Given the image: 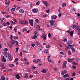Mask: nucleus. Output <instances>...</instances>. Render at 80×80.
I'll return each instance as SVG.
<instances>
[{"label":"nucleus","instance_id":"nucleus-61","mask_svg":"<svg viewBox=\"0 0 80 80\" xmlns=\"http://www.w3.org/2000/svg\"><path fill=\"white\" fill-rule=\"evenodd\" d=\"M47 12L48 13H50V10H47Z\"/></svg>","mask_w":80,"mask_h":80},{"label":"nucleus","instance_id":"nucleus-22","mask_svg":"<svg viewBox=\"0 0 80 80\" xmlns=\"http://www.w3.org/2000/svg\"><path fill=\"white\" fill-rule=\"evenodd\" d=\"M3 65H4V64H3V63L1 62L0 63V66L1 67H3Z\"/></svg>","mask_w":80,"mask_h":80},{"label":"nucleus","instance_id":"nucleus-52","mask_svg":"<svg viewBox=\"0 0 80 80\" xmlns=\"http://www.w3.org/2000/svg\"><path fill=\"white\" fill-rule=\"evenodd\" d=\"M19 55H20V56L21 57H22V52H20V53Z\"/></svg>","mask_w":80,"mask_h":80},{"label":"nucleus","instance_id":"nucleus-40","mask_svg":"<svg viewBox=\"0 0 80 80\" xmlns=\"http://www.w3.org/2000/svg\"><path fill=\"white\" fill-rule=\"evenodd\" d=\"M75 75H76L75 72H73V73H72V77H73V76H75Z\"/></svg>","mask_w":80,"mask_h":80},{"label":"nucleus","instance_id":"nucleus-13","mask_svg":"<svg viewBox=\"0 0 80 80\" xmlns=\"http://www.w3.org/2000/svg\"><path fill=\"white\" fill-rule=\"evenodd\" d=\"M10 0H8V1L5 2V4L6 5H8L10 4Z\"/></svg>","mask_w":80,"mask_h":80},{"label":"nucleus","instance_id":"nucleus-53","mask_svg":"<svg viewBox=\"0 0 80 80\" xmlns=\"http://www.w3.org/2000/svg\"><path fill=\"white\" fill-rule=\"evenodd\" d=\"M48 36L49 38H50V37H51V34L50 33L48 34Z\"/></svg>","mask_w":80,"mask_h":80},{"label":"nucleus","instance_id":"nucleus-11","mask_svg":"<svg viewBox=\"0 0 80 80\" xmlns=\"http://www.w3.org/2000/svg\"><path fill=\"white\" fill-rule=\"evenodd\" d=\"M19 13H25V10L23 9H20L19 10Z\"/></svg>","mask_w":80,"mask_h":80},{"label":"nucleus","instance_id":"nucleus-54","mask_svg":"<svg viewBox=\"0 0 80 80\" xmlns=\"http://www.w3.org/2000/svg\"><path fill=\"white\" fill-rule=\"evenodd\" d=\"M78 58H75V60H76L77 61V62H78V60H79L78 59Z\"/></svg>","mask_w":80,"mask_h":80},{"label":"nucleus","instance_id":"nucleus-8","mask_svg":"<svg viewBox=\"0 0 80 80\" xmlns=\"http://www.w3.org/2000/svg\"><path fill=\"white\" fill-rule=\"evenodd\" d=\"M29 23L31 26H33V20H29Z\"/></svg>","mask_w":80,"mask_h":80},{"label":"nucleus","instance_id":"nucleus-4","mask_svg":"<svg viewBox=\"0 0 80 80\" xmlns=\"http://www.w3.org/2000/svg\"><path fill=\"white\" fill-rule=\"evenodd\" d=\"M72 42L70 40L68 42V46H69V47H70L72 48L73 47V45L70 44H72Z\"/></svg>","mask_w":80,"mask_h":80},{"label":"nucleus","instance_id":"nucleus-29","mask_svg":"<svg viewBox=\"0 0 80 80\" xmlns=\"http://www.w3.org/2000/svg\"><path fill=\"white\" fill-rule=\"evenodd\" d=\"M68 75L67 74H66L65 75H64L63 76V77H69V76H68Z\"/></svg>","mask_w":80,"mask_h":80},{"label":"nucleus","instance_id":"nucleus-43","mask_svg":"<svg viewBox=\"0 0 80 80\" xmlns=\"http://www.w3.org/2000/svg\"><path fill=\"white\" fill-rule=\"evenodd\" d=\"M71 50L73 51V52H75V50L73 48H71Z\"/></svg>","mask_w":80,"mask_h":80},{"label":"nucleus","instance_id":"nucleus-33","mask_svg":"<svg viewBox=\"0 0 80 80\" xmlns=\"http://www.w3.org/2000/svg\"><path fill=\"white\" fill-rule=\"evenodd\" d=\"M37 35H34V36L32 37V38L33 39H35V38L37 37Z\"/></svg>","mask_w":80,"mask_h":80},{"label":"nucleus","instance_id":"nucleus-27","mask_svg":"<svg viewBox=\"0 0 80 80\" xmlns=\"http://www.w3.org/2000/svg\"><path fill=\"white\" fill-rule=\"evenodd\" d=\"M1 80H5V78L4 76H1Z\"/></svg>","mask_w":80,"mask_h":80},{"label":"nucleus","instance_id":"nucleus-23","mask_svg":"<svg viewBox=\"0 0 80 80\" xmlns=\"http://www.w3.org/2000/svg\"><path fill=\"white\" fill-rule=\"evenodd\" d=\"M44 53H46L47 54H48V50H45L44 51Z\"/></svg>","mask_w":80,"mask_h":80},{"label":"nucleus","instance_id":"nucleus-3","mask_svg":"<svg viewBox=\"0 0 80 80\" xmlns=\"http://www.w3.org/2000/svg\"><path fill=\"white\" fill-rule=\"evenodd\" d=\"M1 59L2 62H6V59H5V57H4V56H1Z\"/></svg>","mask_w":80,"mask_h":80},{"label":"nucleus","instance_id":"nucleus-15","mask_svg":"<svg viewBox=\"0 0 80 80\" xmlns=\"http://www.w3.org/2000/svg\"><path fill=\"white\" fill-rule=\"evenodd\" d=\"M41 72L43 73H45L47 72V70L45 69H42L41 71Z\"/></svg>","mask_w":80,"mask_h":80},{"label":"nucleus","instance_id":"nucleus-57","mask_svg":"<svg viewBox=\"0 0 80 80\" xmlns=\"http://www.w3.org/2000/svg\"><path fill=\"white\" fill-rule=\"evenodd\" d=\"M77 17H80V14L79 13H77Z\"/></svg>","mask_w":80,"mask_h":80},{"label":"nucleus","instance_id":"nucleus-37","mask_svg":"<svg viewBox=\"0 0 80 80\" xmlns=\"http://www.w3.org/2000/svg\"><path fill=\"white\" fill-rule=\"evenodd\" d=\"M33 73H35V74H38V72L37 71H33Z\"/></svg>","mask_w":80,"mask_h":80},{"label":"nucleus","instance_id":"nucleus-26","mask_svg":"<svg viewBox=\"0 0 80 80\" xmlns=\"http://www.w3.org/2000/svg\"><path fill=\"white\" fill-rule=\"evenodd\" d=\"M69 33L70 34V36H73V32L72 31H71Z\"/></svg>","mask_w":80,"mask_h":80},{"label":"nucleus","instance_id":"nucleus-38","mask_svg":"<svg viewBox=\"0 0 80 80\" xmlns=\"http://www.w3.org/2000/svg\"><path fill=\"white\" fill-rule=\"evenodd\" d=\"M66 67V65L65 64H63L62 66V68H65Z\"/></svg>","mask_w":80,"mask_h":80},{"label":"nucleus","instance_id":"nucleus-5","mask_svg":"<svg viewBox=\"0 0 80 80\" xmlns=\"http://www.w3.org/2000/svg\"><path fill=\"white\" fill-rule=\"evenodd\" d=\"M15 43V40H13V39H12L11 42H10V45H13Z\"/></svg>","mask_w":80,"mask_h":80},{"label":"nucleus","instance_id":"nucleus-17","mask_svg":"<svg viewBox=\"0 0 80 80\" xmlns=\"http://www.w3.org/2000/svg\"><path fill=\"white\" fill-rule=\"evenodd\" d=\"M76 30H77L79 31L80 30V27L79 26H77L75 28Z\"/></svg>","mask_w":80,"mask_h":80},{"label":"nucleus","instance_id":"nucleus-62","mask_svg":"<svg viewBox=\"0 0 80 80\" xmlns=\"http://www.w3.org/2000/svg\"><path fill=\"white\" fill-rule=\"evenodd\" d=\"M35 21L37 23H38V19H36Z\"/></svg>","mask_w":80,"mask_h":80},{"label":"nucleus","instance_id":"nucleus-39","mask_svg":"<svg viewBox=\"0 0 80 80\" xmlns=\"http://www.w3.org/2000/svg\"><path fill=\"white\" fill-rule=\"evenodd\" d=\"M13 38H14V39H16V40H18V37L17 36L14 37Z\"/></svg>","mask_w":80,"mask_h":80},{"label":"nucleus","instance_id":"nucleus-63","mask_svg":"<svg viewBox=\"0 0 80 80\" xmlns=\"http://www.w3.org/2000/svg\"><path fill=\"white\" fill-rule=\"evenodd\" d=\"M27 29L26 28H25L23 29V31H27Z\"/></svg>","mask_w":80,"mask_h":80},{"label":"nucleus","instance_id":"nucleus-1","mask_svg":"<svg viewBox=\"0 0 80 80\" xmlns=\"http://www.w3.org/2000/svg\"><path fill=\"white\" fill-rule=\"evenodd\" d=\"M3 52H2L3 54L4 55L5 57H8V53L7 51H8V49L7 48H5L4 49Z\"/></svg>","mask_w":80,"mask_h":80},{"label":"nucleus","instance_id":"nucleus-14","mask_svg":"<svg viewBox=\"0 0 80 80\" xmlns=\"http://www.w3.org/2000/svg\"><path fill=\"white\" fill-rule=\"evenodd\" d=\"M43 38V40H46V38H47V35H44L43 36H41V38Z\"/></svg>","mask_w":80,"mask_h":80},{"label":"nucleus","instance_id":"nucleus-47","mask_svg":"<svg viewBox=\"0 0 80 80\" xmlns=\"http://www.w3.org/2000/svg\"><path fill=\"white\" fill-rule=\"evenodd\" d=\"M63 64H64V65H66L67 64V62L66 61H64V62H63Z\"/></svg>","mask_w":80,"mask_h":80},{"label":"nucleus","instance_id":"nucleus-64","mask_svg":"<svg viewBox=\"0 0 80 80\" xmlns=\"http://www.w3.org/2000/svg\"><path fill=\"white\" fill-rule=\"evenodd\" d=\"M9 59L10 60H12V58L11 57H11H9Z\"/></svg>","mask_w":80,"mask_h":80},{"label":"nucleus","instance_id":"nucleus-55","mask_svg":"<svg viewBox=\"0 0 80 80\" xmlns=\"http://www.w3.org/2000/svg\"><path fill=\"white\" fill-rule=\"evenodd\" d=\"M31 46L32 47H34L35 46V45L34 44H32Z\"/></svg>","mask_w":80,"mask_h":80},{"label":"nucleus","instance_id":"nucleus-18","mask_svg":"<svg viewBox=\"0 0 80 80\" xmlns=\"http://www.w3.org/2000/svg\"><path fill=\"white\" fill-rule=\"evenodd\" d=\"M38 49H39V50H42V46H38Z\"/></svg>","mask_w":80,"mask_h":80},{"label":"nucleus","instance_id":"nucleus-20","mask_svg":"<svg viewBox=\"0 0 80 80\" xmlns=\"http://www.w3.org/2000/svg\"><path fill=\"white\" fill-rule=\"evenodd\" d=\"M10 22L12 24H13V25H16V23L15 22H14L12 21H10Z\"/></svg>","mask_w":80,"mask_h":80},{"label":"nucleus","instance_id":"nucleus-32","mask_svg":"<svg viewBox=\"0 0 80 80\" xmlns=\"http://www.w3.org/2000/svg\"><path fill=\"white\" fill-rule=\"evenodd\" d=\"M68 49H69V47H68V46H67L65 48V51H67Z\"/></svg>","mask_w":80,"mask_h":80},{"label":"nucleus","instance_id":"nucleus-6","mask_svg":"<svg viewBox=\"0 0 80 80\" xmlns=\"http://www.w3.org/2000/svg\"><path fill=\"white\" fill-rule=\"evenodd\" d=\"M32 12L33 13H37L38 12V9L37 8H34L32 10Z\"/></svg>","mask_w":80,"mask_h":80},{"label":"nucleus","instance_id":"nucleus-60","mask_svg":"<svg viewBox=\"0 0 80 80\" xmlns=\"http://www.w3.org/2000/svg\"><path fill=\"white\" fill-rule=\"evenodd\" d=\"M63 40L64 42H67V39L66 38H64Z\"/></svg>","mask_w":80,"mask_h":80},{"label":"nucleus","instance_id":"nucleus-35","mask_svg":"<svg viewBox=\"0 0 80 80\" xmlns=\"http://www.w3.org/2000/svg\"><path fill=\"white\" fill-rule=\"evenodd\" d=\"M40 1H38V2H36V5H38L40 4Z\"/></svg>","mask_w":80,"mask_h":80},{"label":"nucleus","instance_id":"nucleus-36","mask_svg":"<svg viewBox=\"0 0 80 80\" xmlns=\"http://www.w3.org/2000/svg\"><path fill=\"white\" fill-rule=\"evenodd\" d=\"M16 9L15 8H12L11 9V11L12 12H15V10Z\"/></svg>","mask_w":80,"mask_h":80},{"label":"nucleus","instance_id":"nucleus-58","mask_svg":"<svg viewBox=\"0 0 80 80\" xmlns=\"http://www.w3.org/2000/svg\"><path fill=\"white\" fill-rule=\"evenodd\" d=\"M32 69H33V70H34V69H35V68H36V67H34V66H32Z\"/></svg>","mask_w":80,"mask_h":80},{"label":"nucleus","instance_id":"nucleus-19","mask_svg":"<svg viewBox=\"0 0 80 80\" xmlns=\"http://www.w3.org/2000/svg\"><path fill=\"white\" fill-rule=\"evenodd\" d=\"M9 67H15V65L13 64H10L9 65Z\"/></svg>","mask_w":80,"mask_h":80},{"label":"nucleus","instance_id":"nucleus-10","mask_svg":"<svg viewBox=\"0 0 80 80\" xmlns=\"http://www.w3.org/2000/svg\"><path fill=\"white\" fill-rule=\"evenodd\" d=\"M15 78H17L18 80H19L20 78V75H19V74H18L15 75Z\"/></svg>","mask_w":80,"mask_h":80},{"label":"nucleus","instance_id":"nucleus-31","mask_svg":"<svg viewBox=\"0 0 80 80\" xmlns=\"http://www.w3.org/2000/svg\"><path fill=\"white\" fill-rule=\"evenodd\" d=\"M65 6H66V3H63L62 4V7H65Z\"/></svg>","mask_w":80,"mask_h":80},{"label":"nucleus","instance_id":"nucleus-45","mask_svg":"<svg viewBox=\"0 0 80 80\" xmlns=\"http://www.w3.org/2000/svg\"><path fill=\"white\" fill-rule=\"evenodd\" d=\"M72 68H74V69H75V68H76V66H72Z\"/></svg>","mask_w":80,"mask_h":80},{"label":"nucleus","instance_id":"nucleus-7","mask_svg":"<svg viewBox=\"0 0 80 80\" xmlns=\"http://www.w3.org/2000/svg\"><path fill=\"white\" fill-rule=\"evenodd\" d=\"M43 3L45 6H48V5H49V3L46 1H44L43 2Z\"/></svg>","mask_w":80,"mask_h":80},{"label":"nucleus","instance_id":"nucleus-46","mask_svg":"<svg viewBox=\"0 0 80 80\" xmlns=\"http://www.w3.org/2000/svg\"><path fill=\"white\" fill-rule=\"evenodd\" d=\"M62 15V13H60L59 14H58V16L59 17H60Z\"/></svg>","mask_w":80,"mask_h":80},{"label":"nucleus","instance_id":"nucleus-30","mask_svg":"<svg viewBox=\"0 0 80 80\" xmlns=\"http://www.w3.org/2000/svg\"><path fill=\"white\" fill-rule=\"evenodd\" d=\"M40 28V26H39L37 25L36 26V28L38 30H39V28Z\"/></svg>","mask_w":80,"mask_h":80},{"label":"nucleus","instance_id":"nucleus-9","mask_svg":"<svg viewBox=\"0 0 80 80\" xmlns=\"http://www.w3.org/2000/svg\"><path fill=\"white\" fill-rule=\"evenodd\" d=\"M23 76L24 78H28V76L27 74H24L23 75Z\"/></svg>","mask_w":80,"mask_h":80},{"label":"nucleus","instance_id":"nucleus-24","mask_svg":"<svg viewBox=\"0 0 80 80\" xmlns=\"http://www.w3.org/2000/svg\"><path fill=\"white\" fill-rule=\"evenodd\" d=\"M55 21L54 20H50L49 22L50 23H55Z\"/></svg>","mask_w":80,"mask_h":80},{"label":"nucleus","instance_id":"nucleus-16","mask_svg":"<svg viewBox=\"0 0 80 80\" xmlns=\"http://www.w3.org/2000/svg\"><path fill=\"white\" fill-rule=\"evenodd\" d=\"M67 73V71L66 70H64L62 72L61 74L62 75H64V74H65Z\"/></svg>","mask_w":80,"mask_h":80},{"label":"nucleus","instance_id":"nucleus-49","mask_svg":"<svg viewBox=\"0 0 80 80\" xmlns=\"http://www.w3.org/2000/svg\"><path fill=\"white\" fill-rule=\"evenodd\" d=\"M14 37L13 36H12V35H11V37H10V38L11 39H12V38H14Z\"/></svg>","mask_w":80,"mask_h":80},{"label":"nucleus","instance_id":"nucleus-51","mask_svg":"<svg viewBox=\"0 0 80 80\" xmlns=\"http://www.w3.org/2000/svg\"><path fill=\"white\" fill-rule=\"evenodd\" d=\"M68 54L69 55H71V51H69L68 52Z\"/></svg>","mask_w":80,"mask_h":80},{"label":"nucleus","instance_id":"nucleus-12","mask_svg":"<svg viewBox=\"0 0 80 80\" xmlns=\"http://www.w3.org/2000/svg\"><path fill=\"white\" fill-rule=\"evenodd\" d=\"M51 18L53 20H55L57 18V16L55 15H53L51 16Z\"/></svg>","mask_w":80,"mask_h":80},{"label":"nucleus","instance_id":"nucleus-34","mask_svg":"<svg viewBox=\"0 0 80 80\" xmlns=\"http://www.w3.org/2000/svg\"><path fill=\"white\" fill-rule=\"evenodd\" d=\"M72 64L73 65H78V63H77L75 62H72Z\"/></svg>","mask_w":80,"mask_h":80},{"label":"nucleus","instance_id":"nucleus-50","mask_svg":"<svg viewBox=\"0 0 80 80\" xmlns=\"http://www.w3.org/2000/svg\"><path fill=\"white\" fill-rule=\"evenodd\" d=\"M76 26L75 25H74L72 26V28L73 29H74V28H75L76 27Z\"/></svg>","mask_w":80,"mask_h":80},{"label":"nucleus","instance_id":"nucleus-2","mask_svg":"<svg viewBox=\"0 0 80 80\" xmlns=\"http://www.w3.org/2000/svg\"><path fill=\"white\" fill-rule=\"evenodd\" d=\"M19 23L21 24V25H27L28 24V22L26 20L23 21H19Z\"/></svg>","mask_w":80,"mask_h":80},{"label":"nucleus","instance_id":"nucleus-41","mask_svg":"<svg viewBox=\"0 0 80 80\" xmlns=\"http://www.w3.org/2000/svg\"><path fill=\"white\" fill-rule=\"evenodd\" d=\"M2 25L3 26H5V27L7 26V24H6V22L5 23H4L2 24Z\"/></svg>","mask_w":80,"mask_h":80},{"label":"nucleus","instance_id":"nucleus-42","mask_svg":"<svg viewBox=\"0 0 80 80\" xmlns=\"http://www.w3.org/2000/svg\"><path fill=\"white\" fill-rule=\"evenodd\" d=\"M50 45H46V48H50Z\"/></svg>","mask_w":80,"mask_h":80},{"label":"nucleus","instance_id":"nucleus-56","mask_svg":"<svg viewBox=\"0 0 80 80\" xmlns=\"http://www.w3.org/2000/svg\"><path fill=\"white\" fill-rule=\"evenodd\" d=\"M2 47H3V45H2V44H0V49L2 48Z\"/></svg>","mask_w":80,"mask_h":80},{"label":"nucleus","instance_id":"nucleus-59","mask_svg":"<svg viewBox=\"0 0 80 80\" xmlns=\"http://www.w3.org/2000/svg\"><path fill=\"white\" fill-rule=\"evenodd\" d=\"M78 33L79 35H80V30L78 31Z\"/></svg>","mask_w":80,"mask_h":80},{"label":"nucleus","instance_id":"nucleus-44","mask_svg":"<svg viewBox=\"0 0 80 80\" xmlns=\"http://www.w3.org/2000/svg\"><path fill=\"white\" fill-rule=\"evenodd\" d=\"M14 31H15V32H17V28L15 27L14 28Z\"/></svg>","mask_w":80,"mask_h":80},{"label":"nucleus","instance_id":"nucleus-28","mask_svg":"<svg viewBox=\"0 0 80 80\" xmlns=\"http://www.w3.org/2000/svg\"><path fill=\"white\" fill-rule=\"evenodd\" d=\"M35 43H36V45H37V46H38V45H40V42H35Z\"/></svg>","mask_w":80,"mask_h":80},{"label":"nucleus","instance_id":"nucleus-21","mask_svg":"<svg viewBox=\"0 0 80 80\" xmlns=\"http://www.w3.org/2000/svg\"><path fill=\"white\" fill-rule=\"evenodd\" d=\"M34 35H37V31H34Z\"/></svg>","mask_w":80,"mask_h":80},{"label":"nucleus","instance_id":"nucleus-25","mask_svg":"<svg viewBox=\"0 0 80 80\" xmlns=\"http://www.w3.org/2000/svg\"><path fill=\"white\" fill-rule=\"evenodd\" d=\"M68 61L69 62H73V60L72 59H70V58H68Z\"/></svg>","mask_w":80,"mask_h":80},{"label":"nucleus","instance_id":"nucleus-48","mask_svg":"<svg viewBox=\"0 0 80 80\" xmlns=\"http://www.w3.org/2000/svg\"><path fill=\"white\" fill-rule=\"evenodd\" d=\"M5 20V18H3L1 19V22H3V20Z\"/></svg>","mask_w":80,"mask_h":80}]
</instances>
